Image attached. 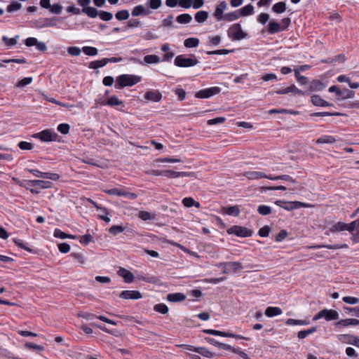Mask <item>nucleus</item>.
I'll use <instances>...</instances> for the list:
<instances>
[{
	"mask_svg": "<svg viewBox=\"0 0 359 359\" xmlns=\"http://www.w3.org/2000/svg\"><path fill=\"white\" fill-rule=\"evenodd\" d=\"M221 88L217 86L202 89L196 93V97L200 99L209 98L220 93Z\"/></svg>",
	"mask_w": 359,
	"mask_h": 359,
	"instance_id": "0eeeda50",
	"label": "nucleus"
},
{
	"mask_svg": "<svg viewBox=\"0 0 359 359\" xmlns=\"http://www.w3.org/2000/svg\"><path fill=\"white\" fill-rule=\"evenodd\" d=\"M26 184L29 187H37L39 190L49 189L52 187L53 184L52 182L50 181H45L41 180H27L26 182Z\"/></svg>",
	"mask_w": 359,
	"mask_h": 359,
	"instance_id": "9d476101",
	"label": "nucleus"
},
{
	"mask_svg": "<svg viewBox=\"0 0 359 359\" xmlns=\"http://www.w3.org/2000/svg\"><path fill=\"white\" fill-rule=\"evenodd\" d=\"M185 299V294L181 292L170 293L166 297V299L170 302H180L184 301Z\"/></svg>",
	"mask_w": 359,
	"mask_h": 359,
	"instance_id": "412c9836",
	"label": "nucleus"
},
{
	"mask_svg": "<svg viewBox=\"0 0 359 359\" xmlns=\"http://www.w3.org/2000/svg\"><path fill=\"white\" fill-rule=\"evenodd\" d=\"M137 278L139 280H142L146 283H153V284L157 283L158 281V278L154 276H144L140 274L137 276Z\"/></svg>",
	"mask_w": 359,
	"mask_h": 359,
	"instance_id": "37998d69",
	"label": "nucleus"
},
{
	"mask_svg": "<svg viewBox=\"0 0 359 359\" xmlns=\"http://www.w3.org/2000/svg\"><path fill=\"white\" fill-rule=\"evenodd\" d=\"M330 231L332 233L337 232V231H347V224L342 222H338L333 224L330 228Z\"/></svg>",
	"mask_w": 359,
	"mask_h": 359,
	"instance_id": "c756f323",
	"label": "nucleus"
},
{
	"mask_svg": "<svg viewBox=\"0 0 359 359\" xmlns=\"http://www.w3.org/2000/svg\"><path fill=\"white\" fill-rule=\"evenodd\" d=\"M337 141L335 137L332 135H322L316 140L317 144H333Z\"/></svg>",
	"mask_w": 359,
	"mask_h": 359,
	"instance_id": "a878e982",
	"label": "nucleus"
},
{
	"mask_svg": "<svg viewBox=\"0 0 359 359\" xmlns=\"http://www.w3.org/2000/svg\"><path fill=\"white\" fill-rule=\"evenodd\" d=\"M123 104V102L120 100L116 96H111L108 99L106 102H102V105H109L111 107L118 106Z\"/></svg>",
	"mask_w": 359,
	"mask_h": 359,
	"instance_id": "79ce46f5",
	"label": "nucleus"
},
{
	"mask_svg": "<svg viewBox=\"0 0 359 359\" xmlns=\"http://www.w3.org/2000/svg\"><path fill=\"white\" fill-rule=\"evenodd\" d=\"M131 14L134 17L142 15H147L149 14V10L146 9L142 5H138L133 8Z\"/></svg>",
	"mask_w": 359,
	"mask_h": 359,
	"instance_id": "b1692460",
	"label": "nucleus"
},
{
	"mask_svg": "<svg viewBox=\"0 0 359 359\" xmlns=\"http://www.w3.org/2000/svg\"><path fill=\"white\" fill-rule=\"evenodd\" d=\"M69 125L67 123H60L57 126V130L62 134H67L69 131Z\"/></svg>",
	"mask_w": 359,
	"mask_h": 359,
	"instance_id": "338daca9",
	"label": "nucleus"
},
{
	"mask_svg": "<svg viewBox=\"0 0 359 359\" xmlns=\"http://www.w3.org/2000/svg\"><path fill=\"white\" fill-rule=\"evenodd\" d=\"M92 240L93 237L90 234H85L79 238V242L84 245H88L92 241Z\"/></svg>",
	"mask_w": 359,
	"mask_h": 359,
	"instance_id": "052dcab7",
	"label": "nucleus"
},
{
	"mask_svg": "<svg viewBox=\"0 0 359 359\" xmlns=\"http://www.w3.org/2000/svg\"><path fill=\"white\" fill-rule=\"evenodd\" d=\"M243 269L242 264L239 262H227L222 273L227 274L231 272H236Z\"/></svg>",
	"mask_w": 359,
	"mask_h": 359,
	"instance_id": "1a4fd4ad",
	"label": "nucleus"
},
{
	"mask_svg": "<svg viewBox=\"0 0 359 359\" xmlns=\"http://www.w3.org/2000/svg\"><path fill=\"white\" fill-rule=\"evenodd\" d=\"M325 88V85L320 80H313L309 86L311 91H320Z\"/></svg>",
	"mask_w": 359,
	"mask_h": 359,
	"instance_id": "393cba45",
	"label": "nucleus"
},
{
	"mask_svg": "<svg viewBox=\"0 0 359 359\" xmlns=\"http://www.w3.org/2000/svg\"><path fill=\"white\" fill-rule=\"evenodd\" d=\"M269 180H285V181L294 182V180L292 179V177L288 175H278V176H275V177L269 175Z\"/></svg>",
	"mask_w": 359,
	"mask_h": 359,
	"instance_id": "4d7b16f0",
	"label": "nucleus"
},
{
	"mask_svg": "<svg viewBox=\"0 0 359 359\" xmlns=\"http://www.w3.org/2000/svg\"><path fill=\"white\" fill-rule=\"evenodd\" d=\"M122 189L114 188L110 189H104L103 191L110 196H121Z\"/></svg>",
	"mask_w": 359,
	"mask_h": 359,
	"instance_id": "e2e57ef3",
	"label": "nucleus"
},
{
	"mask_svg": "<svg viewBox=\"0 0 359 359\" xmlns=\"http://www.w3.org/2000/svg\"><path fill=\"white\" fill-rule=\"evenodd\" d=\"M125 230V228L121 225H114L111 226L108 231L113 236H116L121 233H122Z\"/></svg>",
	"mask_w": 359,
	"mask_h": 359,
	"instance_id": "8fccbe9b",
	"label": "nucleus"
},
{
	"mask_svg": "<svg viewBox=\"0 0 359 359\" xmlns=\"http://www.w3.org/2000/svg\"><path fill=\"white\" fill-rule=\"evenodd\" d=\"M118 296L123 299H139L142 297L141 292L137 290H123Z\"/></svg>",
	"mask_w": 359,
	"mask_h": 359,
	"instance_id": "4468645a",
	"label": "nucleus"
},
{
	"mask_svg": "<svg viewBox=\"0 0 359 359\" xmlns=\"http://www.w3.org/2000/svg\"><path fill=\"white\" fill-rule=\"evenodd\" d=\"M343 310L346 314H351L353 316L359 318V306L348 307L344 306Z\"/></svg>",
	"mask_w": 359,
	"mask_h": 359,
	"instance_id": "09e8293b",
	"label": "nucleus"
},
{
	"mask_svg": "<svg viewBox=\"0 0 359 359\" xmlns=\"http://www.w3.org/2000/svg\"><path fill=\"white\" fill-rule=\"evenodd\" d=\"M239 13L241 16H248L251 15L254 13V7L252 4H248L243 6L242 8L239 9Z\"/></svg>",
	"mask_w": 359,
	"mask_h": 359,
	"instance_id": "c9c22d12",
	"label": "nucleus"
},
{
	"mask_svg": "<svg viewBox=\"0 0 359 359\" xmlns=\"http://www.w3.org/2000/svg\"><path fill=\"white\" fill-rule=\"evenodd\" d=\"M144 97L149 101L158 102L162 99V94L158 90H150L145 93Z\"/></svg>",
	"mask_w": 359,
	"mask_h": 359,
	"instance_id": "2eb2a0df",
	"label": "nucleus"
},
{
	"mask_svg": "<svg viewBox=\"0 0 359 359\" xmlns=\"http://www.w3.org/2000/svg\"><path fill=\"white\" fill-rule=\"evenodd\" d=\"M282 309L276 306H269L266 309L264 314L269 317L272 318L282 314Z\"/></svg>",
	"mask_w": 359,
	"mask_h": 359,
	"instance_id": "4be33fe9",
	"label": "nucleus"
},
{
	"mask_svg": "<svg viewBox=\"0 0 359 359\" xmlns=\"http://www.w3.org/2000/svg\"><path fill=\"white\" fill-rule=\"evenodd\" d=\"M224 211L226 214L232 216H238L240 214V209L238 205L228 206L224 208Z\"/></svg>",
	"mask_w": 359,
	"mask_h": 359,
	"instance_id": "58836bf2",
	"label": "nucleus"
},
{
	"mask_svg": "<svg viewBox=\"0 0 359 359\" xmlns=\"http://www.w3.org/2000/svg\"><path fill=\"white\" fill-rule=\"evenodd\" d=\"M82 11L86 13L88 17L90 18H96L98 15L99 11L95 8L94 7L88 6L86 8H83L82 9Z\"/></svg>",
	"mask_w": 359,
	"mask_h": 359,
	"instance_id": "c03bdc74",
	"label": "nucleus"
},
{
	"mask_svg": "<svg viewBox=\"0 0 359 359\" xmlns=\"http://www.w3.org/2000/svg\"><path fill=\"white\" fill-rule=\"evenodd\" d=\"M100 18L104 21H109L112 19L113 15L111 13L100 11L98 13Z\"/></svg>",
	"mask_w": 359,
	"mask_h": 359,
	"instance_id": "13d9d810",
	"label": "nucleus"
},
{
	"mask_svg": "<svg viewBox=\"0 0 359 359\" xmlns=\"http://www.w3.org/2000/svg\"><path fill=\"white\" fill-rule=\"evenodd\" d=\"M339 313L336 310L324 309L317 313L313 318V321L324 318L327 321L338 320Z\"/></svg>",
	"mask_w": 359,
	"mask_h": 359,
	"instance_id": "39448f33",
	"label": "nucleus"
},
{
	"mask_svg": "<svg viewBox=\"0 0 359 359\" xmlns=\"http://www.w3.org/2000/svg\"><path fill=\"white\" fill-rule=\"evenodd\" d=\"M274 93L276 94H278V95H285V94H288L290 93H292L293 94L304 95V93L302 90L297 88L296 87V86L294 84L290 85V86H287L286 88H282L278 89L276 90H275Z\"/></svg>",
	"mask_w": 359,
	"mask_h": 359,
	"instance_id": "f8f14e48",
	"label": "nucleus"
},
{
	"mask_svg": "<svg viewBox=\"0 0 359 359\" xmlns=\"http://www.w3.org/2000/svg\"><path fill=\"white\" fill-rule=\"evenodd\" d=\"M130 61L133 62L138 63L141 65H144L145 64H157L161 62V58L156 55H147L144 57L143 61L137 59L136 57H131Z\"/></svg>",
	"mask_w": 359,
	"mask_h": 359,
	"instance_id": "6e6552de",
	"label": "nucleus"
},
{
	"mask_svg": "<svg viewBox=\"0 0 359 359\" xmlns=\"http://www.w3.org/2000/svg\"><path fill=\"white\" fill-rule=\"evenodd\" d=\"M176 20L180 24H188L192 20V17L188 13H183L177 15Z\"/></svg>",
	"mask_w": 359,
	"mask_h": 359,
	"instance_id": "e433bc0d",
	"label": "nucleus"
},
{
	"mask_svg": "<svg viewBox=\"0 0 359 359\" xmlns=\"http://www.w3.org/2000/svg\"><path fill=\"white\" fill-rule=\"evenodd\" d=\"M32 82V77H25L17 83V86L19 88H22L30 84Z\"/></svg>",
	"mask_w": 359,
	"mask_h": 359,
	"instance_id": "69168bd1",
	"label": "nucleus"
},
{
	"mask_svg": "<svg viewBox=\"0 0 359 359\" xmlns=\"http://www.w3.org/2000/svg\"><path fill=\"white\" fill-rule=\"evenodd\" d=\"M294 76L297 82L301 85H305L308 83V79L306 76H302L299 74V69H294Z\"/></svg>",
	"mask_w": 359,
	"mask_h": 359,
	"instance_id": "6e6d98bb",
	"label": "nucleus"
},
{
	"mask_svg": "<svg viewBox=\"0 0 359 359\" xmlns=\"http://www.w3.org/2000/svg\"><path fill=\"white\" fill-rule=\"evenodd\" d=\"M208 18V13L205 11H200L195 14V20L198 23L204 22L205 21H206Z\"/></svg>",
	"mask_w": 359,
	"mask_h": 359,
	"instance_id": "ea45409f",
	"label": "nucleus"
},
{
	"mask_svg": "<svg viewBox=\"0 0 359 359\" xmlns=\"http://www.w3.org/2000/svg\"><path fill=\"white\" fill-rule=\"evenodd\" d=\"M311 102L315 106L318 107H330L333 104L332 103L328 102L327 101L323 100L318 95H313L311 97Z\"/></svg>",
	"mask_w": 359,
	"mask_h": 359,
	"instance_id": "a211bd4d",
	"label": "nucleus"
},
{
	"mask_svg": "<svg viewBox=\"0 0 359 359\" xmlns=\"http://www.w3.org/2000/svg\"><path fill=\"white\" fill-rule=\"evenodd\" d=\"M285 11L286 4L283 1L278 2L272 6V11L278 14L283 13Z\"/></svg>",
	"mask_w": 359,
	"mask_h": 359,
	"instance_id": "4c0bfd02",
	"label": "nucleus"
},
{
	"mask_svg": "<svg viewBox=\"0 0 359 359\" xmlns=\"http://www.w3.org/2000/svg\"><path fill=\"white\" fill-rule=\"evenodd\" d=\"M342 301L348 304H359V298L355 297L346 296L342 298Z\"/></svg>",
	"mask_w": 359,
	"mask_h": 359,
	"instance_id": "bf43d9fd",
	"label": "nucleus"
},
{
	"mask_svg": "<svg viewBox=\"0 0 359 359\" xmlns=\"http://www.w3.org/2000/svg\"><path fill=\"white\" fill-rule=\"evenodd\" d=\"M356 336L353 334H344L338 335V339L345 344H351Z\"/></svg>",
	"mask_w": 359,
	"mask_h": 359,
	"instance_id": "f704fd0d",
	"label": "nucleus"
},
{
	"mask_svg": "<svg viewBox=\"0 0 359 359\" xmlns=\"http://www.w3.org/2000/svg\"><path fill=\"white\" fill-rule=\"evenodd\" d=\"M22 8V4L18 1H12L6 8L7 12L13 13L20 10Z\"/></svg>",
	"mask_w": 359,
	"mask_h": 359,
	"instance_id": "3c124183",
	"label": "nucleus"
},
{
	"mask_svg": "<svg viewBox=\"0 0 359 359\" xmlns=\"http://www.w3.org/2000/svg\"><path fill=\"white\" fill-rule=\"evenodd\" d=\"M129 16H130V14H129V12L128 10H121V11H118L115 14V18L118 20H127V19H128Z\"/></svg>",
	"mask_w": 359,
	"mask_h": 359,
	"instance_id": "864d4df0",
	"label": "nucleus"
},
{
	"mask_svg": "<svg viewBox=\"0 0 359 359\" xmlns=\"http://www.w3.org/2000/svg\"><path fill=\"white\" fill-rule=\"evenodd\" d=\"M302 207H306V205L299 201H285L283 209L290 211Z\"/></svg>",
	"mask_w": 359,
	"mask_h": 359,
	"instance_id": "aec40b11",
	"label": "nucleus"
},
{
	"mask_svg": "<svg viewBox=\"0 0 359 359\" xmlns=\"http://www.w3.org/2000/svg\"><path fill=\"white\" fill-rule=\"evenodd\" d=\"M15 244L18 246L19 248L25 250H27L29 252H32L34 250L32 249H31L30 248L27 247L25 243L23 242V241L20 240V239H14L13 240Z\"/></svg>",
	"mask_w": 359,
	"mask_h": 359,
	"instance_id": "680f3d73",
	"label": "nucleus"
},
{
	"mask_svg": "<svg viewBox=\"0 0 359 359\" xmlns=\"http://www.w3.org/2000/svg\"><path fill=\"white\" fill-rule=\"evenodd\" d=\"M356 325H359V320L356 318L341 319L334 323V326L339 329Z\"/></svg>",
	"mask_w": 359,
	"mask_h": 359,
	"instance_id": "9b49d317",
	"label": "nucleus"
},
{
	"mask_svg": "<svg viewBox=\"0 0 359 359\" xmlns=\"http://www.w3.org/2000/svg\"><path fill=\"white\" fill-rule=\"evenodd\" d=\"M317 330L316 327H312L308 330H301L297 333V337L299 339H303L307 337L309 335L313 334Z\"/></svg>",
	"mask_w": 359,
	"mask_h": 359,
	"instance_id": "473e14b6",
	"label": "nucleus"
},
{
	"mask_svg": "<svg viewBox=\"0 0 359 359\" xmlns=\"http://www.w3.org/2000/svg\"><path fill=\"white\" fill-rule=\"evenodd\" d=\"M271 208L266 205H260L257 208V212L261 215H268L271 213Z\"/></svg>",
	"mask_w": 359,
	"mask_h": 359,
	"instance_id": "49530a36",
	"label": "nucleus"
},
{
	"mask_svg": "<svg viewBox=\"0 0 359 359\" xmlns=\"http://www.w3.org/2000/svg\"><path fill=\"white\" fill-rule=\"evenodd\" d=\"M108 64V61L105 58H102L99 60L92 61L89 63L88 67L90 69H96L100 67H103Z\"/></svg>",
	"mask_w": 359,
	"mask_h": 359,
	"instance_id": "bb28decb",
	"label": "nucleus"
},
{
	"mask_svg": "<svg viewBox=\"0 0 359 359\" xmlns=\"http://www.w3.org/2000/svg\"><path fill=\"white\" fill-rule=\"evenodd\" d=\"M82 51L86 55L89 56H95L97 54L98 50L92 46H83L82 48Z\"/></svg>",
	"mask_w": 359,
	"mask_h": 359,
	"instance_id": "603ef678",
	"label": "nucleus"
},
{
	"mask_svg": "<svg viewBox=\"0 0 359 359\" xmlns=\"http://www.w3.org/2000/svg\"><path fill=\"white\" fill-rule=\"evenodd\" d=\"M199 44V39L198 38H188L184 40V45L186 48H196Z\"/></svg>",
	"mask_w": 359,
	"mask_h": 359,
	"instance_id": "a19ab883",
	"label": "nucleus"
},
{
	"mask_svg": "<svg viewBox=\"0 0 359 359\" xmlns=\"http://www.w3.org/2000/svg\"><path fill=\"white\" fill-rule=\"evenodd\" d=\"M281 25L280 23L275 22V21H271L267 27V32L270 34H275L279 32H281Z\"/></svg>",
	"mask_w": 359,
	"mask_h": 359,
	"instance_id": "5701e85b",
	"label": "nucleus"
},
{
	"mask_svg": "<svg viewBox=\"0 0 359 359\" xmlns=\"http://www.w3.org/2000/svg\"><path fill=\"white\" fill-rule=\"evenodd\" d=\"M117 273L119 276L122 277L124 279V281L126 283H130L134 280L133 274L130 271L124 268L121 267L119 270L117 271Z\"/></svg>",
	"mask_w": 359,
	"mask_h": 359,
	"instance_id": "6ab92c4d",
	"label": "nucleus"
},
{
	"mask_svg": "<svg viewBox=\"0 0 359 359\" xmlns=\"http://www.w3.org/2000/svg\"><path fill=\"white\" fill-rule=\"evenodd\" d=\"M18 147L22 150H31L33 149L34 145L30 142L21 141L18 143Z\"/></svg>",
	"mask_w": 359,
	"mask_h": 359,
	"instance_id": "0e129e2a",
	"label": "nucleus"
},
{
	"mask_svg": "<svg viewBox=\"0 0 359 359\" xmlns=\"http://www.w3.org/2000/svg\"><path fill=\"white\" fill-rule=\"evenodd\" d=\"M227 35L232 41H239L245 39L247 36L239 23L232 25L227 30Z\"/></svg>",
	"mask_w": 359,
	"mask_h": 359,
	"instance_id": "20e7f679",
	"label": "nucleus"
},
{
	"mask_svg": "<svg viewBox=\"0 0 359 359\" xmlns=\"http://www.w3.org/2000/svg\"><path fill=\"white\" fill-rule=\"evenodd\" d=\"M121 196L126 197L131 200H135L137 198V195L136 194L128 191L126 188L122 189Z\"/></svg>",
	"mask_w": 359,
	"mask_h": 359,
	"instance_id": "774afa93",
	"label": "nucleus"
},
{
	"mask_svg": "<svg viewBox=\"0 0 359 359\" xmlns=\"http://www.w3.org/2000/svg\"><path fill=\"white\" fill-rule=\"evenodd\" d=\"M18 38H19L18 35H16L15 37L11 38V39L8 38L6 36H2V41L4 42V43L7 46L11 47V46H14V45H15L17 43Z\"/></svg>",
	"mask_w": 359,
	"mask_h": 359,
	"instance_id": "de8ad7c7",
	"label": "nucleus"
},
{
	"mask_svg": "<svg viewBox=\"0 0 359 359\" xmlns=\"http://www.w3.org/2000/svg\"><path fill=\"white\" fill-rule=\"evenodd\" d=\"M355 92L353 90H351L348 88H344L341 90V93L339 97H337V100H346L350 98H353L355 96Z\"/></svg>",
	"mask_w": 359,
	"mask_h": 359,
	"instance_id": "7c9ffc66",
	"label": "nucleus"
},
{
	"mask_svg": "<svg viewBox=\"0 0 359 359\" xmlns=\"http://www.w3.org/2000/svg\"><path fill=\"white\" fill-rule=\"evenodd\" d=\"M227 233L234 234L238 237L247 238L250 237L252 234V231L248 228L233 225L226 230Z\"/></svg>",
	"mask_w": 359,
	"mask_h": 359,
	"instance_id": "423d86ee",
	"label": "nucleus"
},
{
	"mask_svg": "<svg viewBox=\"0 0 359 359\" xmlns=\"http://www.w3.org/2000/svg\"><path fill=\"white\" fill-rule=\"evenodd\" d=\"M154 310L161 314H166L169 311L168 306L163 303H159L154 305Z\"/></svg>",
	"mask_w": 359,
	"mask_h": 359,
	"instance_id": "a18cd8bd",
	"label": "nucleus"
},
{
	"mask_svg": "<svg viewBox=\"0 0 359 359\" xmlns=\"http://www.w3.org/2000/svg\"><path fill=\"white\" fill-rule=\"evenodd\" d=\"M87 201L90 203H91L97 211H102L105 215H109V211L105 207H102V205L97 204L95 201H93L91 198H87Z\"/></svg>",
	"mask_w": 359,
	"mask_h": 359,
	"instance_id": "5fc2aeb1",
	"label": "nucleus"
},
{
	"mask_svg": "<svg viewBox=\"0 0 359 359\" xmlns=\"http://www.w3.org/2000/svg\"><path fill=\"white\" fill-rule=\"evenodd\" d=\"M224 18L223 21L232 22L238 20L241 17V13L238 10L233 12L225 13L224 15Z\"/></svg>",
	"mask_w": 359,
	"mask_h": 359,
	"instance_id": "c85d7f7f",
	"label": "nucleus"
},
{
	"mask_svg": "<svg viewBox=\"0 0 359 359\" xmlns=\"http://www.w3.org/2000/svg\"><path fill=\"white\" fill-rule=\"evenodd\" d=\"M32 137L40 140L43 142H50L57 141L58 135L53 129H46L34 133Z\"/></svg>",
	"mask_w": 359,
	"mask_h": 359,
	"instance_id": "7ed1b4c3",
	"label": "nucleus"
},
{
	"mask_svg": "<svg viewBox=\"0 0 359 359\" xmlns=\"http://www.w3.org/2000/svg\"><path fill=\"white\" fill-rule=\"evenodd\" d=\"M189 175L190 174L187 172H177L170 170H162V176L166 177L168 178L184 177H189Z\"/></svg>",
	"mask_w": 359,
	"mask_h": 359,
	"instance_id": "f3484780",
	"label": "nucleus"
},
{
	"mask_svg": "<svg viewBox=\"0 0 359 359\" xmlns=\"http://www.w3.org/2000/svg\"><path fill=\"white\" fill-rule=\"evenodd\" d=\"M182 204L187 208L196 207L199 208L201 207V204L199 202L196 201L191 197H185L182 199Z\"/></svg>",
	"mask_w": 359,
	"mask_h": 359,
	"instance_id": "cd10ccee",
	"label": "nucleus"
},
{
	"mask_svg": "<svg viewBox=\"0 0 359 359\" xmlns=\"http://www.w3.org/2000/svg\"><path fill=\"white\" fill-rule=\"evenodd\" d=\"M227 8V4L223 1H221L215 8L213 16L217 21H223L224 17V11Z\"/></svg>",
	"mask_w": 359,
	"mask_h": 359,
	"instance_id": "ddd939ff",
	"label": "nucleus"
},
{
	"mask_svg": "<svg viewBox=\"0 0 359 359\" xmlns=\"http://www.w3.org/2000/svg\"><path fill=\"white\" fill-rule=\"evenodd\" d=\"M285 324L287 325L293 326V325H307L310 324L309 320H296L292 318H288L285 321Z\"/></svg>",
	"mask_w": 359,
	"mask_h": 359,
	"instance_id": "2f4dec72",
	"label": "nucleus"
},
{
	"mask_svg": "<svg viewBox=\"0 0 359 359\" xmlns=\"http://www.w3.org/2000/svg\"><path fill=\"white\" fill-rule=\"evenodd\" d=\"M138 217L143 221L154 220L156 218L155 214L150 213L147 211L141 210L138 212Z\"/></svg>",
	"mask_w": 359,
	"mask_h": 359,
	"instance_id": "72a5a7b5",
	"label": "nucleus"
},
{
	"mask_svg": "<svg viewBox=\"0 0 359 359\" xmlns=\"http://www.w3.org/2000/svg\"><path fill=\"white\" fill-rule=\"evenodd\" d=\"M198 60L194 54L177 55L174 60V65L179 67H191L196 65Z\"/></svg>",
	"mask_w": 359,
	"mask_h": 359,
	"instance_id": "f03ea898",
	"label": "nucleus"
},
{
	"mask_svg": "<svg viewBox=\"0 0 359 359\" xmlns=\"http://www.w3.org/2000/svg\"><path fill=\"white\" fill-rule=\"evenodd\" d=\"M243 175L250 180H256L263 178L269 179V176L263 172L254 170L245 172Z\"/></svg>",
	"mask_w": 359,
	"mask_h": 359,
	"instance_id": "dca6fc26",
	"label": "nucleus"
},
{
	"mask_svg": "<svg viewBox=\"0 0 359 359\" xmlns=\"http://www.w3.org/2000/svg\"><path fill=\"white\" fill-rule=\"evenodd\" d=\"M142 80V77L133 74H121L116 77L114 87L116 89H122L127 86H133Z\"/></svg>",
	"mask_w": 359,
	"mask_h": 359,
	"instance_id": "f257e3e1",
	"label": "nucleus"
}]
</instances>
